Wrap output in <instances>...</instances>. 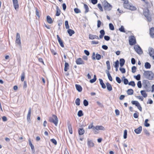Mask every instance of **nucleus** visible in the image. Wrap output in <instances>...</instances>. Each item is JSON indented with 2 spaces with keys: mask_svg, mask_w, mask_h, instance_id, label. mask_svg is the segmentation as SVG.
<instances>
[{
  "mask_svg": "<svg viewBox=\"0 0 154 154\" xmlns=\"http://www.w3.org/2000/svg\"><path fill=\"white\" fill-rule=\"evenodd\" d=\"M143 75L145 78L149 80H152L153 78L154 74L151 71H144Z\"/></svg>",
  "mask_w": 154,
  "mask_h": 154,
  "instance_id": "obj_1",
  "label": "nucleus"
},
{
  "mask_svg": "<svg viewBox=\"0 0 154 154\" xmlns=\"http://www.w3.org/2000/svg\"><path fill=\"white\" fill-rule=\"evenodd\" d=\"M143 87L145 89L147 92H149L151 91L150 84L149 81L147 80H144L143 81Z\"/></svg>",
  "mask_w": 154,
  "mask_h": 154,
  "instance_id": "obj_2",
  "label": "nucleus"
},
{
  "mask_svg": "<svg viewBox=\"0 0 154 154\" xmlns=\"http://www.w3.org/2000/svg\"><path fill=\"white\" fill-rule=\"evenodd\" d=\"M49 121L50 122L53 123L56 126H57L58 120L57 116L53 114L52 117H49Z\"/></svg>",
  "mask_w": 154,
  "mask_h": 154,
  "instance_id": "obj_3",
  "label": "nucleus"
},
{
  "mask_svg": "<svg viewBox=\"0 0 154 154\" xmlns=\"http://www.w3.org/2000/svg\"><path fill=\"white\" fill-rule=\"evenodd\" d=\"M104 3L103 7L104 10L106 11H109L111 10L112 7V6L106 1H105Z\"/></svg>",
  "mask_w": 154,
  "mask_h": 154,
  "instance_id": "obj_4",
  "label": "nucleus"
},
{
  "mask_svg": "<svg viewBox=\"0 0 154 154\" xmlns=\"http://www.w3.org/2000/svg\"><path fill=\"white\" fill-rule=\"evenodd\" d=\"M124 8H125L129 9L131 11H135L137 9V8L136 7L133 6L132 5H131L128 3V4H127L123 5Z\"/></svg>",
  "mask_w": 154,
  "mask_h": 154,
  "instance_id": "obj_5",
  "label": "nucleus"
},
{
  "mask_svg": "<svg viewBox=\"0 0 154 154\" xmlns=\"http://www.w3.org/2000/svg\"><path fill=\"white\" fill-rule=\"evenodd\" d=\"M130 38L129 40V45L132 46L135 44L136 42L135 38L134 36L131 35L129 37Z\"/></svg>",
  "mask_w": 154,
  "mask_h": 154,
  "instance_id": "obj_6",
  "label": "nucleus"
},
{
  "mask_svg": "<svg viewBox=\"0 0 154 154\" xmlns=\"http://www.w3.org/2000/svg\"><path fill=\"white\" fill-rule=\"evenodd\" d=\"M134 48L135 51L138 54H143V51L139 45H135L134 46Z\"/></svg>",
  "mask_w": 154,
  "mask_h": 154,
  "instance_id": "obj_7",
  "label": "nucleus"
},
{
  "mask_svg": "<svg viewBox=\"0 0 154 154\" xmlns=\"http://www.w3.org/2000/svg\"><path fill=\"white\" fill-rule=\"evenodd\" d=\"M13 5L15 10L17 11L19 9V4L18 0H12Z\"/></svg>",
  "mask_w": 154,
  "mask_h": 154,
  "instance_id": "obj_8",
  "label": "nucleus"
},
{
  "mask_svg": "<svg viewBox=\"0 0 154 154\" xmlns=\"http://www.w3.org/2000/svg\"><path fill=\"white\" fill-rule=\"evenodd\" d=\"M76 63L77 64H84L85 62L81 58H77L76 60Z\"/></svg>",
  "mask_w": 154,
  "mask_h": 154,
  "instance_id": "obj_9",
  "label": "nucleus"
},
{
  "mask_svg": "<svg viewBox=\"0 0 154 154\" xmlns=\"http://www.w3.org/2000/svg\"><path fill=\"white\" fill-rule=\"evenodd\" d=\"M94 128L95 130H100L104 131L105 130V128L102 125H97L95 127H94Z\"/></svg>",
  "mask_w": 154,
  "mask_h": 154,
  "instance_id": "obj_10",
  "label": "nucleus"
},
{
  "mask_svg": "<svg viewBox=\"0 0 154 154\" xmlns=\"http://www.w3.org/2000/svg\"><path fill=\"white\" fill-rule=\"evenodd\" d=\"M31 108L30 107L29 108V109L28 112V114L27 116V119L28 122H29L30 121L31 114Z\"/></svg>",
  "mask_w": 154,
  "mask_h": 154,
  "instance_id": "obj_11",
  "label": "nucleus"
},
{
  "mask_svg": "<svg viewBox=\"0 0 154 154\" xmlns=\"http://www.w3.org/2000/svg\"><path fill=\"white\" fill-rule=\"evenodd\" d=\"M142 130V127L141 126H139L137 128L134 130V132L137 134H140Z\"/></svg>",
  "mask_w": 154,
  "mask_h": 154,
  "instance_id": "obj_12",
  "label": "nucleus"
},
{
  "mask_svg": "<svg viewBox=\"0 0 154 154\" xmlns=\"http://www.w3.org/2000/svg\"><path fill=\"white\" fill-rule=\"evenodd\" d=\"M67 125L69 133L70 134H72V130L71 124L69 122H67Z\"/></svg>",
  "mask_w": 154,
  "mask_h": 154,
  "instance_id": "obj_13",
  "label": "nucleus"
},
{
  "mask_svg": "<svg viewBox=\"0 0 154 154\" xmlns=\"http://www.w3.org/2000/svg\"><path fill=\"white\" fill-rule=\"evenodd\" d=\"M89 38L90 39H99V38L98 36L96 35H93L91 34H89Z\"/></svg>",
  "mask_w": 154,
  "mask_h": 154,
  "instance_id": "obj_14",
  "label": "nucleus"
},
{
  "mask_svg": "<svg viewBox=\"0 0 154 154\" xmlns=\"http://www.w3.org/2000/svg\"><path fill=\"white\" fill-rule=\"evenodd\" d=\"M149 34L151 37H154V27H152L150 29Z\"/></svg>",
  "mask_w": 154,
  "mask_h": 154,
  "instance_id": "obj_15",
  "label": "nucleus"
},
{
  "mask_svg": "<svg viewBox=\"0 0 154 154\" xmlns=\"http://www.w3.org/2000/svg\"><path fill=\"white\" fill-rule=\"evenodd\" d=\"M149 55L152 56V55L154 54V49L152 47H149L148 49Z\"/></svg>",
  "mask_w": 154,
  "mask_h": 154,
  "instance_id": "obj_16",
  "label": "nucleus"
},
{
  "mask_svg": "<svg viewBox=\"0 0 154 154\" xmlns=\"http://www.w3.org/2000/svg\"><path fill=\"white\" fill-rule=\"evenodd\" d=\"M99 80L100 81V84L102 88L103 89L105 88H106V86L105 84L103 83V80L101 79H99Z\"/></svg>",
  "mask_w": 154,
  "mask_h": 154,
  "instance_id": "obj_17",
  "label": "nucleus"
},
{
  "mask_svg": "<svg viewBox=\"0 0 154 154\" xmlns=\"http://www.w3.org/2000/svg\"><path fill=\"white\" fill-rule=\"evenodd\" d=\"M87 143L88 146L90 147H93L94 145V144L93 142L92 141L89 139H88Z\"/></svg>",
  "mask_w": 154,
  "mask_h": 154,
  "instance_id": "obj_18",
  "label": "nucleus"
},
{
  "mask_svg": "<svg viewBox=\"0 0 154 154\" xmlns=\"http://www.w3.org/2000/svg\"><path fill=\"white\" fill-rule=\"evenodd\" d=\"M85 132V130L83 128H79L78 130V133L79 135H81L84 134Z\"/></svg>",
  "mask_w": 154,
  "mask_h": 154,
  "instance_id": "obj_19",
  "label": "nucleus"
},
{
  "mask_svg": "<svg viewBox=\"0 0 154 154\" xmlns=\"http://www.w3.org/2000/svg\"><path fill=\"white\" fill-rule=\"evenodd\" d=\"M106 72L107 74L108 77L109 81H112V79L111 77L109 71L108 70H106Z\"/></svg>",
  "mask_w": 154,
  "mask_h": 154,
  "instance_id": "obj_20",
  "label": "nucleus"
},
{
  "mask_svg": "<svg viewBox=\"0 0 154 154\" xmlns=\"http://www.w3.org/2000/svg\"><path fill=\"white\" fill-rule=\"evenodd\" d=\"M119 64L120 66L121 67H122L124 65L125 60L123 58H121L119 60Z\"/></svg>",
  "mask_w": 154,
  "mask_h": 154,
  "instance_id": "obj_21",
  "label": "nucleus"
},
{
  "mask_svg": "<svg viewBox=\"0 0 154 154\" xmlns=\"http://www.w3.org/2000/svg\"><path fill=\"white\" fill-rule=\"evenodd\" d=\"M107 89L108 91H110L112 90V87L111 85L109 82L106 83Z\"/></svg>",
  "mask_w": 154,
  "mask_h": 154,
  "instance_id": "obj_22",
  "label": "nucleus"
},
{
  "mask_svg": "<svg viewBox=\"0 0 154 154\" xmlns=\"http://www.w3.org/2000/svg\"><path fill=\"white\" fill-rule=\"evenodd\" d=\"M149 11L148 8L145 9L143 10V14L145 17L148 15L149 14Z\"/></svg>",
  "mask_w": 154,
  "mask_h": 154,
  "instance_id": "obj_23",
  "label": "nucleus"
},
{
  "mask_svg": "<svg viewBox=\"0 0 154 154\" xmlns=\"http://www.w3.org/2000/svg\"><path fill=\"white\" fill-rule=\"evenodd\" d=\"M100 35H99V38L100 39L103 38L105 34V32L103 29H102L100 31Z\"/></svg>",
  "mask_w": 154,
  "mask_h": 154,
  "instance_id": "obj_24",
  "label": "nucleus"
},
{
  "mask_svg": "<svg viewBox=\"0 0 154 154\" xmlns=\"http://www.w3.org/2000/svg\"><path fill=\"white\" fill-rule=\"evenodd\" d=\"M29 146H30L31 147V149L32 151V152H35V151L34 146L33 145V144H32V143L31 142V141L30 140H29Z\"/></svg>",
  "mask_w": 154,
  "mask_h": 154,
  "instance_id": "obj_25",
  "label": "nucleus"
},
{
  "mask_svg": "<svg viewBox=\"0 0 154 154\" xmlns=\"http://www.w3.org/2000/svg\"><path fill=\"white\" fill-rule=\"evenodd\" d=\"M76 90L79 92H81L82 90V88L81 85L78 84L75 85Z\"/></svg>",
  "mask_w": 154,
  "mask_h": 154,
  "instance_id": "obj_26",
  "label": "nucleus"
},
{
  "mask_svg": "<svg viewBox=\"0 0 154 154\" xmlns=\"http://www.w3.org/2000/svg\"><path fill=\"white\" fill-rule=\"evenodd\" d=\"M67 32L70 36H71L73 34L75 33V32L73 30L69 29V28L68 29Z\"/></svg>",
  "mask_w": 154,
  "mask_h": 154,
  "instance_id": "obj_27",
  "label": "nucleus"
},
{
  "mask_svg": "<svg viewBox=\"0 0 154 154\" xmlns=\"http://www.w3.org/2000/svg\"><path fill=\"white\" fill-rule=\"evenodd\" d=\"M47 21L49 24H51L53 23L52 19L49 16H47Z\"/></svg>",
  "mask_w": 154,
  "mask_h": 154,
  "instance_id": "obj_28",
  "label": "nucleus"
},
{
  "mask_svg": "<svg viewBox=\"0 0 154 154\" xmlns=\"http://www.w3.org/2000/svg\"><path fill=\"white\" fill-rule=\"evenodd\" d=\"M64 61L65 62L64 70L66 72L69 69V64L67 63L66 62L65 60Z\"/></svg>",
  "mask_w": 154,
  "mask_h": 154,
  "instance_id": "obj_29",
  "label": "nucleus"
},
{
  "mask_svg": "<svg viewBox=\"0 0 154 154\" xmlns=\"http://www.w3.org/2000/svg\"><path fill=\"white\" fill-rule=\"evenodd\" d=\"M94 127H95L94 125H93V123L91 124V125H90L88 127V129H91L92 128L93 130H94V133L95 134H96L97 133V131L95 130V129L94 128Z\"/></svg>",
  "mask_w": 154,
  "mask_h": 154,
  "instance_id": "obj_30",
  "label": "nucleus"
},
{
  "mask_svg": "<svg viewBox=\"0 0 154 154\" xmlns=\"http://www.w3.org/2000/svg\"><path fill=\"white\" fill-rule=\"evenodd\" d=\"M127 93L128 95H131L133 94L134 91L132 89H129L127 91Z\"/></svg>",
  "mask_w": 154,
  "mask_h": 154,
  "instance_id": "obj_31",
  "label": "nucleus"
},
{
  "mask_svg": "<svg viewBox=\"0 0 154 154\" xmlns=\"http://www.w3.org/2000/svg\"><path fill=\"white\" fill-rule=\"evenodd\" d=\"M144 66L146 69H149L151 68V65L149 63L146 62L145 63Z\"/></svg>",
  "mask_w": 154,
  "mask_h": 154,
  "instance_id": "obj_32",
  "label": "nucleus"
},
{
  "mask_svg": "<svg viewBox=\"0 0 154 154\" xmlns=\"http://www.w3.org/2000/svg\"><path fill=\"white\" fill-rule=\"evenodd\" d=\"M60 14V8L58 6H57L56 8V16H59Z\"/></svg>",
  "mask_w": 154,
  "mask_h": 154,
  "instance_id": "obj_33",
  "label": "nucleus"
},
{
  "mask_svg": "<svg viewBox=\"0 0 154 154\" xmlns=\"http://www.w3.org/2000/svg\"><path fill=\"white\" fill-rule=\"evenodd\" d=\"M141 94L143 96V97L145 98L147 96V94L146 93L145 90H141L140 91Z\"/></svg>",
  "mask_w": 154,
  "mask_h": 154,
  "instance_id": "obj_34",
  "label": "nucleus"
},
{
  "mask_svg": "<svg viewBox=\"0 0 154 154\" xmlns=\"http://www.w3.org/2000/svg\"><path fill=\"white\" fill-rule=\"evenodd\" d=\"M97 80V77L95 75H94L93 79L90 80V82L91 83H93L95 82Z\"/></svg>",
  "mask_w": 154,
  "mask_h": 154,
  "instance_id": "obj_35",
  "label": "nucleus"
},
{
  "mask_svg": "<svg viewBox=\"0 0 154 154\" xmlns=\"http://www.w3.org/2000/svg\"><path fill=\"white\" fill-rule=\"evenodd\" d=\"M147 19V21L149 22H151L152 20L151 16L150 14H149L148 15L145 17Z\"/></svg>",
  "mask_w": 154,
  "mask_h": 154,
  "instance_id": "obj_36",
  "label": "nucleus"
},
{
  "mask_svg": "<svg viewBox=\"0 0 154 154\" xmlns=\"http://www.w3.org/2000/svg\"><path fill=\"white\" fill-rule=\"evenodd\" d=\"M143 131L145 134L146 136H150V134L149 133L146 129H143Z\"/></svg>",
  "mask_w": 154,
  "mask_h": 154,
  "instance_id": "obj_37",
  "label": "nucleus"
},
{
  "mask_svg": "<svg viewBox=\"0 0 154 154\" xmlns=\"http://www.w3.org/2000/svg\"><path fill=\"white\" fill-rule=\"evenodd\" d=\"M101 55L98 53H97L96 54V56L95 57V59H96L97 60H99L101 59Z\"/></svg>",
  "mask_w": 154,
  "mask_h": 154,
  "instance_id": "obj_38",
  "label": "nucleus"
},
{
  "mask_svg": "<svg viewBox=\"0 0 154 154\" xmlns=\"http://www.w3.org/2000/svg\"><path fill=\"white\" fill-rule=\"evenodd\" d=\"M84 8L85 9V13H87L89 11V8L86 4H84Z\"/></svg>",
  "mask_w": 154,
  "mask_h": 154,
  "instance_id": "obj_39",
  "label": "nucleus"
},
{
  "mask_svg": "<svg viewBox=\"0 0 154 154\" xmlns=\"http://www.w3.org/2000/svg\"><path fill=\"white\" fill-rule=\"evenodd\" d=\"M149 120L148 119H146L145 120L144 123V126L146 127H148L150 126V124L149 123H148V122Z\"/></svg>",
  "mask_w": 154,
  "mask_h": 154,
  "instance_id": "obj_40",
  "label": "nucleus"
},
{
  "mask_svg": "<svg viewBox=\"0 0 154 154\" xmlns=\"http://www.w3.org/2000/svg\"><path fill=\"white\" fill-rule=\"evenodd\" d=\"M25 77V73L24 72H23L21 74V80L22 82H23L24 80Z\"/></svg>",
  "mask_w": 154,
  "mask_h": 154,
  "instance_id": "obj_41",
  "label": "nucleus"
},
{
  "mask_svg": "<svg viewBox=\"0 0 154 154\" xmlns=\"http://www.w3.org/2000/svg\"><path fill=\"white\" fill-rule=\"evenodd\" d=\"M77 115L79 117L82 116L83 115L82 111L81 110H79L78 112Z\"/></svg>",
  "mask_w": 154,
  "mask_h": 154,
  "instance_id": "obj_42",
  "label": "nucleus"
},
{
  "mask_svg": "<svg viewBox=\"0 0 154 154\" xmlns=\"http://www.w3.org/2000/svg\"><path fill=\"white\" fill-rule=\"evenodd\" d=\"M131 103L132 104L135 105L136 106L139 104V103L137 101L132 100L131 101Z\"/></svg>",
  "mask_w": 154,
  "mask_h": 154,
  "instance_id": "obj_43",
  "label": "nucleus"
},
{
  "mask_svg": "<svg viewBox=\"0 0 154 154\" xmlns=\"http://www.w3.org/2000/svg\"><path fill=\"white\" fill-rule=\"evenodd\" d=\"M106 63L108 69L107 70H109L111 68L109 61V60L107 61Z\"/></svg>",
  "mask_w": 154,
  "mask_h": 154,
  "instance_id": "obj_44",
  "label": "nucleus"
},
{
  "mask_svg": "<svg viewBox=\"0 0 154 154\" xmlns=\"http://www.w3.org/2000/svg\"><path fill=\"white\" fill-rule=\"evenodd\" d=\"M109 29L111 30H114V27L112 23H109Z\"/></svg>",
  "mask_w": 154,
  "mask_h": 154,
  "instance_id": "obj_45",
  "label": "nucleus"
},
{
  "mask_svg": "<svg viewBox=\"0 0 154 154\" xmlns=\"http://www.w3.org/2000/svg\"><path fill=\"white\" fill-rule=\"evenodd\" d=\"M134 77L137 80H139L140 79V74L137 75H134Z\"/></svg>",
  "mask_w": 154,
  "mask_h": 154,
  "instance_id": "obj_46",
  "label": "nucleus"
},
{
  "mask_svg": "<svg viewBox=\"0 0 154 154\" xmlns=\"http://www.w3.org/2000/svg\"><path fill=\"white\" fill-rule=\"evenodd\" d=\"M83 103L84 106H87L88 105V102L86 99H85L84 100Z\"/></svg>",
  "mask_w": 154,
  "mask_h": 154,
  "instance_id": "obj_47",
  "label": "nucleus"
},
{
  "mask_svg": "<svg viewBox=\"0 0 154 154\" xmlns=\"http://www.w3.org/2000/svg\"><path fill=\"white\" fill-rule=\"evenodd\" d=\"M119 30L121 32H125V29L124 27L123 26H122L119 29Z\"/></svg>",
  "mask_w": 154,
  "mask_h": 154,
  "instance_id": "obj_48",
  "label": "nucleus"
},
{
  "mask_svg": "<svg viewBox=\"0 0 154 154\" xmlns=\"http://www.w3.org/2000/svg\"><path fill=\"white\" fill-rule=\"evenodd\" d=\"M80 99L79 98L76 99L75 101V103L76 105L79 106L80 104Z\"/></svg>",
  "mask_w": 154,
  "mask_h": 154,
  "instance_id": "obj_49",
  "label": "nucleus"
},
{
  "mask_svg": "<svg viewBox=\"0 0 154 154\" xmlns=\"http://www.w3.org/2000/svg\"><path fill=\"white\" fill-rule=\"evenodd\" d=\"M65 24L66 29H69V26L68 24V21L67 20H66L65 21Z\"/></svg>",
  "mask_w": 154,
  "mask_h": 154,
  "instance_id": "obj_50",
  "label": "nucleus"
},
{
  "mask_svg": "<svg viewBox=\"0 0 154 154\" xmlns=\"http://www.w3.org/2000/svg\"><path fill=\"white\" fill-rule=\"evenodd\" d=\"M127 131L126 130H125L124 131V135L123 137L125 139L127 137Z\"/></svg>",
  "mask_w": 154,
  "mask_h": 154,
  "instance_id": "obj_51",
  "label": "nucleus"
},
{
  "mask_svg": "<svg viewBox=\"0 0 154 154\" xmlns=\"http://www.w3.org/2000/svg\"><path fill=\"white\" fill-rule=\"evenodd\" d=\"M128 85H129L132 86L133 87H134L135 85L134 82L133 81H131L130 82H129Z\"/></svg>",
  "mask_w": 154,
  "mask_h": 154,
  "instance_id": "obj_52",
  "label": "nucleus"
},
{
  "mask_svg": "<svg viewBox=\"0 0 154 154\" xmlns=\"http://www.w3.org/2000/svg\"><path fill=\"white\" fill-rule=\"evenodd\" d=\"M74 11L75 13L76 14L81 13L80 10L77 8H75L74 9Z\"/></svg>",
  "mask_w": 154,
  "mask_h": 154,
  "instance_id": "obj_53",
  "label": "nucleus"
},
{
  "mask_svg": "<svg viewBox=\"0 0 154 154\" xmlns=\"http://www.w3.org/2000/svg\"><path fill=\"white\" fill-rule=\"evenodd\" d=\"M137 68L135 66H134L131 68L132 72V73H134L136 71Z\"/></svg>",
  "mask_w": 154,
  "mask_h": 154,
  "instance_id": "obj_54",
  "label": "nucleus"
},
{
  "mask_svg": "<svg viewBox=\"0 0 154 154\" xmlns=\"http://www.w3.org/2000/svg\"><path fill=\"white\" fill-rule=\"evenodd\" d=\"M116 80L117 82L119 84L122 81L121 79L118 77H116Z\"/></svg>",
  "mask_w": 154,
  "mask_h": 154,
  "instance_id": "obj_55",
  "label": "nucleus"
},
{
  "mask_svg": "<svg viewBox=\"0 0 154 154\" xmlns=\"http://www.w3.org/2000/svg\"><path fill=\"white\" fill-rule=\"evenodd\" d=\"M137 86L138 88H140L142 87V84L141 82L138 81L137 83Z\"/></svg>",
  "mask_w": 154,
  "mask_h": 154,
  "instance_id": "obj_56",
  "label": "nucleus"
},
{
  "mask_svg": "<svg viewBox=\"0 0 154 154\" xmlns=\"http://www.w3.org/2000/svg\"><path fill=\"white\" fill-rule=\"evenodd\" d=\"M119 70L122 73H124L125 72V69L124 68L120 67L119 68Z\"/></svg>",
  "mask_w": 154,
  "mask_h": 154,
  "instance_id": "obj_57",
  "label": "nucleus"
},
{
  "mask_svg": "<svg viewBox=\"0 0 154 154\" xmlns=\"http://www.w3.org/2000/svg\"><path fill=\"white\" fill-rule=\"evenodd\" d=\"M144 2L146 4L148 8H149L150 7H151L149 3V2H148L147 1H146V0H145V1H144Z\"/></svg>",
  "mask_w": 154,
  "mask_h": 154,
  "instance_id": "obj_58",
  "label": "nucleus"
},
{
  "mask_svg": "<svg viewBox=\"0 0 154 154\" xmlns=\"http://www.w3.org/2000/svg\"><path fill=\"white\" fill-rule=\"evenodd\" d=\"M124 83V84L126 85L128 84V79H125L123 80Z\"/></svg>",
  "mask_w": 154,
  "mask_h": 154,
  "instance_id": "obj_59",
  "label": "nucleus"
},
{
  "mask_svg": "<svg viewBox=\"0 0 154 154\" xmlns=\"http://www.w3.org/2000/svg\"><path fill=\"white\" fill-rule=\"evenodd\" d=\"M58 42L60 45V46L61 47H63V48L64 47V45L63 44V42L61 40L58 41Z\"/></svg>",
  "mask_w": 154,
  "mask_h": 154,
  "instance_id": "obj_60",
  "label": "nucleus"
},
{
  "mask_svg": "<svg viewBox=\"0 0 154 154\" xmlns=\"http://www.w3.org/2000/svg\"><path fill=\"white\" fill-rule=\"evenodd\" d=\"M110 38V37L109 36L107 35H105L104 36V39L106 41H108L109 40Z\"/></svg>",
  "mask_w": 154,
  "mask_h": 154,
  "instance_id": "obj_61",
  "label": "nucleus"
},
{
  "mask_svg": "<svg viewBox=\"0 0 154 154\" xmlns=\"http://www.w3.org/2000/svg\"><path fill=\"white\" fill-rule=\"evenodd\" d=\"M51 141L54 145H56L57 144V142L53 138L51 139Z\"/></svg>",
  "mask_w": 154,
  "mask_h": 154,
  "instance_id": "obj_62",
  "label": "nucleus"
},
{
  "mask_svg": "<svg viewBox=\"0 0 154 154\" xmlns=\"http://www.w3.org/2000/svg\"><path fill=\"white\" fill-rule=\"evenodd\" d=\"M97 27L98 28H99L100 27V26L101 25L102 23L101 22V21L99 20H97Z\"/></svg>",
  "mask_w": 154,
  "mask_h": 154,
  "instance_id": "obj_63",
  "label": "nucleus"
},
{
  "mask_svg": "<svg viewBox=\"0 0 154 154\" xmlns=\"http://www.w3.org/2000/svg\"><path fill=\"white\" fill-rule=\"evenodd\" d=\"M115 65L114 66L115 67H119V61L118 60H117L115 62Z\"/></svg>",
  "mask_w": 154,
  "mask_h": 154,
  "instance_id": "obj_64",
  "label": "nucleus"
}]
</instances>
